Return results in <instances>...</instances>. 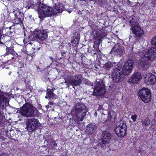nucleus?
I'll return each instance as SVG.
<instances>
[{
    "mask_svg": "<svg viewBox=\"0 0 156 156\" xmlns=\"http://www.w3.org/2000/svg\"><path fill=\"white\" fill-rule=\"evenodd\" d=\"M116 127L115 129V132L119 137H123L126 133L127 130L126 125L124 122H118L116 125Z\"/></svg>",
    "mask_w": 156,
    "mask_h": 156,
    "instance_id": "nucleus-13",
    "label": "nucleus"
},
{
    "mask_svg": "<svg viewBox=\"0 0 156 156\" xmlns=\"http://www.w3.org/2000/svg\"><path fill=\"white\" fill-rule=\"evenodd\" d=\"M37 48L38 50H39V48Z\"/></svg>",
    "mask_w": 156,
    "mask_h": 156,
    "instance_id": "nucleus-49",
    "label": "nucleus"
},
{
    "mask_svg": "<svg viewBox=\"0 0 156 156\" xmlns=\"http://www.w3.org/2000/svg\"><path fill=\"white\" fill-rule=\"evenodd\" d=\"M136 118L137 116L136 115H133L131 117V119H133L134 122H135L136 121Z\"/></svg>",
    "mask_w": 156,
    "mask_h": 156,
    "instance_id": "nucleus-31",
    "label": "nucleus"
},
{
    "mask_svg": "<svg viewBox=\"0 0 156 156\" xmlns=\"http://www.w3.org/2000/svg\"><path fill=\"white\" fill-rule=\"evenodd\" d=\"M84 83L86 85L88 86H92L93 83L87 79H85L84 81Z\"/></svg>",
    "mask_w": 156,
    "mask_h": 156,
    "instance_id": "nucleus-29",
    "label": "nucleus"
},
{
    "mask_svg": "<svg viewBox=\"0 0 156 156\" xmlns=\"http://www.w3.org/2000/svg\"><path fill=\"white\" fill-rule=\"evenodd\" d=\"M94 52L93 53L94 54H96V52L95 53V51H94Z\"/></svg>",
    "mask_w": 156,
    "mask_h": 156,
    "instance_id": "nucleus-46",
    "label": "nucleus"
},
{
    "mask_svg": "<svg viewBox=\"0 0 156 156\" xmlns=\"http://www.w3.org/2000/svg\"><path fill=\"white\" fill-rule=\"evenodd\" d=\"M151 124L154 126H156V123H155V119H154V120L152 122Z\"/></svg>",
    "mask_w": 156,
    "mask_h": 156,
    "instance_id": "nucleus-32",
    "label": "nucleus"
},
{
    "mask_svg": "<svg viewBox=\"0 0 156 156\" xmlns=\"http://www.w3.org/2000/svg\"><path fill=\"white\" fill-rule=\"evenodd\" d=\"M32 48L34 50L35 48Z\"/></svg>",
    "mask_w": 156,
    "mask_h": 156,
    "instance_id": "nucleus-47",
    "label": "nucleus"
},
{
    "mask_svg": "<svg viewBox=\"0 0 156 156\" xmlns=\"http://www.w3.org/2000/svg\"><path fill=\"white\" fill-rule=\"evenodd\" d=\"M106 91L105 85L103 80L97 81L92 95H95L97 97L102 95Z\"/></svg>",
    "mask_w": 156,
    "mask_h": 156,
    "instance_id": "nucleus-9",
    "label": "nucleus"
},
{
    "mask_svg": "<svg viewBox=\"0 0 156 156\" xmlns=\"http://www.w3.org/2000/svg\"><path fill=\"white\" fill-rule=\"evenodd\" d=\"M79 40L80 38L79 37L75 38L74 39L73 41H72V43L76 45L79 44Z\"/></svg>",
    "mask_w": 156,
    "mask_h": 156,
    "instance_id": "nucleus-28",
    "label": "nucleus"
},
{
    "mask_svg": "<svg viewBox=\"0 0 156 156\" xmlns=\"http://www.w3.org/2000/svg\"><path fill=\"white\" fill-rule=\"evenodd\" d=\"M150 123V120L148 118H147L142 122V125L144 126H147Z\"/></svg>",
    "mask_w": 156,
    "mask_h": 156,
    "instance_id": "nucleus-25",
    "label": "nucleus"
},
{
    "mask_svg": "<svg viewBox=\"0 0 156 156\" xmlns=\"http://www.w3.org/2000/svg\"><path fill=\"white\" fill-rule=\"evenodd\" d=\"M55 89H53V88L52 89H47V95H46L45 96V98H48L51 99H52L54 98L55 97V94L53 91Z\"/></svg>",
    "mask_w": 156,
    "mask_h": 156,
    "instance_id": "nucleus-22",
    "label": "nucleus"
},
{
    "mask_svg": "<svg viewBox=\"0 0 156 156\" xmlns=\"http://www.w3.org/2000/svg\"><path fill=\"white\" fill-rule=\"evenodd\" d=\"M39 124L37 119L34 118L28 119L27 121L26 128L28 132H32L38 129Z\"/></svg>",
    "mask_w": 156,
    "mask_h": 156,
    "instance_id": "nucleus-12",
    "label": "nucleus"
},
{
    "mask_svg": "<svg viewBox=\"0 0 156 156\" xmlns=\"http://www.w3.org/2000/svg\"><path fill=\"white\" fill-rule=\"evenodd\" d=\"M104 116H107L106 115H105V114L104 115Z\"/></svg>",
    "mask_w": 156,
    "mask_h": 156,
    "instance_id": "nucleus-48",
    "label": "nucleus"
},
{
    "mask_svg": "<svg viewBox=\"0 0 156 156\" xmlns=\"http://www.w3.org/2000/svg\"><path fill=\"white\" fill-rule=\"evenodd\" d=\"M48 103L51 105H52L53 104V103L52 102H49Z\"/></svg>",
    "mask_w": 156,
    "mask_h": 156,
    "instance_id": "nucleus-40",
    "label": "nucleus"
},
{
    "mask_svg": "<svg viewBox=\"0 0 156 156\" xmlns=\"http://www.w3.org/2000/svg\"><path fill=\"white\" fill-rule=\"evenodd\" d=\"M36 108L30 104L25 103L20 108V113L23 115L27 117H31L34 115Z\"/></svg>",
    "mask_w": 156,
    "mask_h": 156,
    "instance_id": "nucleus-5",
    "label": "nucleus"
},
{
    "mask_svg": "<svg viewBox=\"0 0 156 156\" xmlns=\"http://www.w3.org/2000/svg\"><path fill=\"white\" fill-rule=\"evenodd\" d=\"M142 78L141 73L139 72L135 73L128 80L130 84L137 83Z\"/></svg>",
    "mask_w": 156,
    "mask_h": 156,
    "instance_id": "nucleus-17",
    "label": "nucleus"
},
{
    "mask_svg": "<svg viewBox=\"0 0 156 156\" xmlns=\"http://www.w3.org/2000/svg\"><path fill=\"white\" fill-rule=\"evenodd\" d=\"M4 24L3 22L0 23V32L3 33V31L5 30V27H4Z\"/></svg>",
    "mask_w": 156,
    "mask_h": 156,
    "instance_id": "nucleus-27",
    "label": "nucleus"
},
{
    "mask_svg": "<svg viewBox=\"0 0 156 156\" xmlns=\"http://www.w3.org/2000/svg\"><path fill=\"white\" fill-rule=\"evenodd\" d=\"M124 49L120 43L115 44V45L113 47L109 54H113L116 55H120L121 56L123 54Z\"/></svg>",
    "mask_w": 156,
    "mask_h": 156,
    "instance_id": "nucleus-16",
    "label": "nucleus"
},
{
    "mask_svg": "<svg viewBox=\"0 0 156 156\" xmlns=\"http://www.w3.org/2000/svg\"><path fill=\"white\" fill-rule=\"evenodd\" d=\"M10 73H9V75H10Z\"/></svg>",
    "mask_w": 156,
    "mask_h": 156,
    "instance_id": "nucleus-52",
    "label": "nucleus"
},
{
    "mask_svg": "<svg viewBox=\"0 0 156 156\" xmlns=\"http://www.w3.org/2000/svg\"><path fill=\"white\" fill-rule=\"evenodd\" d=\"M37 44H39L38 43H37Z\"/></svg>",
    "mask_w": 156,
    "mask_h": 156,
    "instance_id": "nucleus-53",
    "label": "nucleus"
},
{
    "mask_svg": "<svg viewBox=\"0 0 156 156\" xmlns=\"http://www.w3.org/2000/svg\"><path fill=\"white\" fill-rule=\"evenodd\" d=\"M6 52L5 55H8L9 54H12L14 52L13 49L12 47H8L6 48Z\"/></svg>",
    "mask_w": 156,
    "mask_h": 156,
    "instance_id": "nucleus-26",
    "label": "nucleus"
},
{
    "mask_svg": "<svg viewBox=\"0 0 156 156\" xmlns=\"http://www.w3.org/2000/svg\"><path fill=\"white\" fill-rule=\"evenodd\" d=\"M1 17H2V19H3V20H5V15L3 14L2 15H1Z\"/></svg>",
    "mask_w": 156,
    "mask_h": 156,
    "instance_id": "nucleus-36",
    "label": "nucleus"
},
{
    "mask_svg": "<svg viewBox=\"0 0 156 156\" xmlns=\"http://www.w3.org/2000/svg\"><path fill=\"white\" fill-rule=\"evenodd\" d=\"M51 144L54 146H57V144L55 143V141L52 142Z\"/></svg>",
    "mask_w": 156,
    "mask_h": 156,
    "instance_id": "nucleus-34",
    "label": "nucleus"
},
{
    "mask_svg": "<svg viewBox=\"0 0 156 156\" xmlns=\"http://www.w3.org/2000/svg\"><path fill=\"white\" fill-rule=\"evenodd\" d=\"M45 107L47 109L49 108V105H46L45 106Z\"/></svg>",
    "mask_w": 156,
    "mask_h": 156,
    "instance_id": "nucleus-39",
    "label": "nucleus"
},
{
    "mask_svg": "<svg viewBox=\"0 0 156 156\" xmlns=\"http://www.w3.org/2000/svg\"><path fill=\"white\" fill-rule=\"evenodd\" d=\"M138 94L139 96L144 102L148 103L151 101V92L148 88L144 87L140 89Z\"/></svg>",
    "mask_w": 156,
    "mask_h": 156,
    "instance_id": "nucleus-11",
    "label": "nucleus"
},
{
    "mask_svg": "<svg viewBox=\"0 0 156 156\" xmlns=\"http://www.w3.org/2000/svg\"><path fill=\"white\" fill-rule=\"evenodd\" d=\"M9 99L4 95H0V108L2 110H6V106L9 105Z\"/></svg>",
    "mask_w": 156,
    "mask_h": 156,
    "instance_id": "nucleus-19",
    "label": "nucleus"
},
{
    "mask_svg": "<svg viewBox=\"0 0 156 156\" xmlns=\"http://www.w3.org/2000/svg\"><path fill=\"white\" fill-rule=\"evenodd\" d=\"M144 80L145 83L148 85L153 84L156 82V77L152 73L147 74Z\"/></svg>",
    "mask_w": 156,
    "mask_h": 156,
    "instance_id": "nucleus-18",
    "label": "nucleus"
},
{
    "mask_svg": "<svg viewBox=\"0 0 156 156\" xmlns=\"http://www.w3.org/2000/svg\"><path fill=\"white\" fill-rule=\"evenodd\" d=\"M97 127V124L95 123H90L86 127V131L90 135L93 133L96 130Z\"/></svg>",
    "mask_w": 156,
    "mask_h": 156,
    "instance_id": "nucleus-20",
    "label": "nucleus"
},
{
    "mask_svg": "<svg viewBox=\"0 0 156 156\" xmlns=\"http://www.w3.org/2000/svg\"><path fill=\"white\" fill-rule=\"evenodd\" d=\"M113 64L109 62L105 63L103 66V68L105 70L106 72H108L112 69L113 67Z\"/></svg>",
    "mask_w": 156,
    "mask_h": 156,
    "instance_id": "nucleus-23",
    "label": "nucleus"
},
{
    "mask_svg": "<svg viewBox=\"0 0 156 156\" xmlns=\"http://www.w3.org/2000/svg\"><path fill=\"white\" fill-rule=\"evenodd\" d=\"M5 111V110H2L1 108H0V114H3Z\"/></svg>",
    "mask_w": 156,
    "mask_h": 156,
    "instance_id": "nucleus-35",
    "label": "nucleus"
},
{
    "mask_svg": "<svg viewBox=\"0 0 156 156\" xmlns=\"http://www.w3.org/2000/svg\"><path fill=\"white\" fill-rule=\"evenodd\" d=\"M102 137L99 140L97 146L98 147L105 150L109 143L112 137L111 133L108 131H103Z\"/></svg>",
    "mask_w": 156,
    "mask_h": 156,
    "instance_id": "nucleus-4",
    "label": "nucleus"
},
{
    "mask_svg": "<svg viewBox=\"0 0 156 156\" xmlns=\"http://www.w3.org/2000/svg\"><path fill=\"white\" fill-rule=\"evenodd\" d=\"M133 61L131 59L128 60L123 65L122 70L124 74L128 75L132 72L133 68Z\"/></svg>",
    "mask_w": 156,
    "mask_h": 156,
    "instance_id": "nucleus-14",
    "label": "nucleus"
},
{
    "mask_svg": "<svg viewBox=\"0 0 156 156\" xmlns=\"http://www.w3.org/2000/svg\"><path fill=\"white\" fill-rule=\"evenodd\" d=\"M7 13L8 14L6 16L7 19L8 17L11 20H14L15 23L16 24L22 23L23 17V13L15 9H14L12 12H10L9 13L8 11Z\"/></svg>",
    "mask_w": 156,
    "mask_h": 156,
    "instance_id": "nucleus-6",
    "label": "nucleus"
},
{
    "mask_svg": "<svg viewBox=\"0 0 156 156\" xmlns=\"http://www.w3.org/2000/svg\"><path fill=\"white\" fill-rule=\"evenodd\" d=\"M76 116L78 120L82 121L86 115L87 110L84 105L82 103H77L75 106Z\"/></svg>",
    "mask_w": 156,
    "mask_h": 156,
    "instance_id": "nucleus-7",
    "label": "nucleus"
},
{
    "mask_svg": "<svg viewBox=\"0 0 156 156\" xmlns=\"http://www.w3.org/2000/svg\"><path fill=\"white\" fill-rule=\"evenodd\" d=\"M34 37L38 38L40 40H44L48 37L47 32L45 30H36L33 34Z\"/></svg>",
    "mask_w": 156,
    "mask_h": 156,
    "instance_id": "nucleus-15",
    "label": "nucleus"
},
{
    "mask_svg": "<svg viewBox=\"0 0 156 156\" xmlns=\"http://www.w3.org/2000/svg\"><path fill=\"white\" fill-rule=\"evenodd\" d=\"M94 149H96L97 148V146H94Z\"/></svg>",
    "mask_w": 156,
    "mask_h": 156,
    "instance_id": "nucleus-44",
    "label": "nucleus"
},
{
    "mask_svg": "<svg viewBox=\"0 0 156 156\" xmlns=\"http://www.w3.org/2000/svg\"><path fill=\"white\" fill-rule=\"evenodd\" d=\"M97 112H95V113H94V115H95V116H97Z\"/></svg>",
    "mask_w": 156,
    "mask_h": 156,
    "instance_id": "nucleus-43",
    "label": "nucleus"
},
{
    "mask_svg": "<svg viewBox=\"0 0 156 156\" xmlns=\"http://www.w3.org/2000/svg\"><path fill=\"white\" fill-rule=\"evenodd\" d=\"M155 123H156V120H155Z\"/></svg>",
    "mask_w": 156,
    "mask_h": 156,
    "instance_id": "nucleus-51",
    "label": "nucleus"
},
{
    "mask_svg": "<svg viewBox=\"0 0 156 156\" xmlns=\"http://www.w3.org/2000/svg\"><path fill=\"white\" fill-rule=\"evenodd\" d=\"M11 27H9V28L10 29V28H11Z\"/></svg>",
    "mask_w": 156,
    "mask_h": 156,
    "instance_id": "nucleus-50",
    "label": "nucleus"
},
{
    "mask_svg": "<svg viewBox=\"0 0 156 156\" xmlns=\"http://www.w3.org/2000/svg\"><path fill=\"white\" fill-rule=\"evenodd\" d=\"M37 9L39 14V17L43 19L46 17L51 16L53 14V8L46 5L45 4L37 2L35 4H31L28 7Z\"/></svg>",
    "mask_w": 156,
    "mask_h": 156,
    "instance_id": "nucleus-2",
    "label": "nucleus"
},
{
    "mask_svg": "<svg viewBox=\"0 0 156 156\" xmlns=\"http://www.w3.org/2000/svg\"><path fill=\"white\" fill-rule=\"evenodd\" d=\"M36 68H37V69H39V70H40V68H39V67H38V66H36Z\"/></svg>",
    "mask_w": 156,
    "mask_h": 156,
    "instance_id": "nucleus-41",
    "label": "nucleus"
},
{
    "mask_svg": "<svg viewBox=\"0 0 156 156\" xmlns=\"http://www.w3.org/2000/svg\"><path fill=\"white\" fill-rule=\"evenodd\" d=\"M2 114H0V124H1L2 120L3 117L2 116Z\"/></svg>",
    "mask_w": 156,
    "mask_h": 156,
    "instance_id": "nucleus-33",
    "label": "nucleus"
},
{
    "mask_svg": "<svg viewBox=\"0 0 156 156\" xmlns=\"http://www.w3.org/2000/svg\"><path fill=\"white\" fill-rule=\"evenodd\" d=\"M151 43L153 45L156 46V36L152 39Z\"/></svg>",
    "mask_w": 156,
    "mask_h": 156,
    "instance_id": "nucleus-30",
    "label": "nucleus"
},
{
    "mask_svg": "<svg viewBox=\"0 0 156 156\" xmlns=\"http://www.w3.org/2000/svg\"><path fill=\"white\" fill-rule=\"evenodd\" d=\"M63 10V7L62 4H59L56 5L55 7L53 8V13L54 15H56L58 13H61Z\"/></svg>",
    "mask_w": 156,
    "mask_h": 156,
    "instance_id": "nucleus-21",
    "label": "nucleus"
},
{
    "mask_svg": "<svg viewBox=\"0 0 156 156\" xmlns=\"http://www.w3.org/2000/svg\"><path fill=\"white\" fill-rule=\"evenodd\" d=\"M82 77L80 75L68 76L65 79V83H67L66 84V85H67L66 87H69V83L73 86H76L81 84L82 83Z\"/></svg>",
    "mask_w": 156,
    "mask_h": 156,
    "instance_id": "nucleus-10",
    "label": "nucleus"
},
{
    "mask_svg": "<svg viewBox=\"0 0 156 156\" xmlns=\"http://www.w3.org/2000/svg\"><path fill=\"white\" fill-rule=\"evenodd\" d=\"M129 19L130 25L131 27L130 30H132L135 38L139 41L143 35L144 32L139 26L138 23L136 21L135 17H130Z\"/></svg>",
    "mask_w": 156,
    "mask_h": 156,
    "instance_id": "nucleus-3",
    "label": "nucleus"
},
{
    "mask_svg": "<svg viewBox=\"0 0 156 156\" xmlns=\"http://www.w3.org/2000/svg\"><path fill=\"white\" fill-rule=\"evenodd\" d=\"M61 55L62 56V58H64L65 57L66 55V53L65 52H62L61 53Z\"/></svg>",
    "mask_w": 156,
    "mask_h": 156,
    "instance_id": "nucleus-37",
    "label": "nucleus"
},
{
    "mask_svg": "<svg viewBox=\"0 0 156 156\" xmlns=\"http://www.w3.org/2000/svg\"><path fill=\"white\" fill-rule=\"evenodd\" d=\"M156 58V48L151 47L149 49L139 60L138 66L139 68L144 70H147L150 66L148 61H152Z\"/></svg>",
    "mask_w": 156,
    "mask_h": 156,
    "instance_id": "nucleus-1",
    "label": "nucleus"
},
{
    "mask_svg": "<svg viewBox=\"0 0 156 156\" xmlns=\"http://www.w3.org/2000/svg\"><path fill=\"white\" fill-rule=\"evenodd\" d=\"M116 116L115 111L111 110L108 114V118L109 120H110L113 118H115Z\"/></svg>",
    "mask_w": 156,
    "mask_h": 156,
    "instance_id": "nucleus-24",
    "label": "nucleus"
},
{
    "mask_svg": "<svg viewBox=\"0 0 156 156\" xmlns=\"http://www.w3.org/2000/svg\"><path fill=\"white\" fill-rule=\"evenodd\" d=\"M112 73V78L116 83L121 82L124 79V75H126L123 74L122 67L119 66L115 68Z\"/></svg>",
    "mask_w": 156,
    "mask_h": 156,
    "instance_id": "nucleus-8",
    "label": "nucleus"
},
{
    "mask_svg": "<svg viewBox=\"0 0 156 156\" xmlns=\"http://www.w3.org/2000/svg\"><path fill=\"white\" fill-rule=\"evenodd\" d=\"M49 58L51 60H52V62H54V60L52 57H50Z\"/></svg>",
    "mask_w": 156,
    "mask_h": 156,
    "instance_id": "nucleus-38",
    "label": "nucleus"
},
{
    "mask_svg": "<svg viewBox=\"0 0 156 156\" xmlns=\"http://www.w3.org/2000/svg\"><path fill=\"white\" fill-rule=\"evenodd\" d=\"M153 2H154L155 3H156V0H151Z\"/></svg>",
    "mask_w": 156,
    "mask_h": 156,
    "instance_id": "nucleus-42",
    "label": "nucleus"
},
{
    "mask_svg": "<svg viewBox=\"0 0 156 156\" xmlns=\"http://www.w3.org/2000/svg\"><path fill=\"white\" fill-rule=\"evenodd\" d=\"M68 12H69L70 13L71 12V11L70 10L69 11H68Z\"/></svg>",
    "mask_w": 156,
    "mask_h": 156,
    "instance_id": "nucleus-45",
    "label": "nucleus"
}]
</instances>
